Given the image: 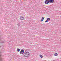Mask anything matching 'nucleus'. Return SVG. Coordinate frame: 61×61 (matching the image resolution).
<instances>
[{"mask_svg": "<svg viewBox=\"0 0 61 61\" xmlns=\"http://www.w3.org/2000/svg\"><path fill=\"white\" fill-rule=\"evenodd\" d=\"M25 51L24 53V56L25 57H28L30 56L29 52L27 51V49H24Z\"/></svg>", "mask_w": 61, "mask_h": 61, "instance_id": "f257e3e1", "label": "nucleus"}, {"mask_svg": "<svg viewBox=\"0 0 61 61\" xmlns=\"http://www.w3.org/2000/svg\"><path fill=\"white\" fill-rule=\"evenodd\" d=\"M44 3L45 4H48L49 3V0H46L45 1Z\"/></svg>", "mask_w": 61, "mask_h": 61, "instance_id": "f03ea898", "label": "nucleus"}, {"mask_svg": "<svg viewBox=\"0 0 61 61\" xmlns=\"http://www.w3.org/2000/svg\"><path fill=\"white\" fill-rule=\"evenodd\" d=\"M24 50L23 49H22L20 51V54H23V56H24Z\"/></svg>", "mask_w": 61, "mask_h": 61, "instance_id": "7ed1b4c3", "label": "nucleus"}, {"mask_svg": "<svg viewBox=\"0 0 61 61\" xmlns=\"http://www.w3.org/2000/svg\"><path fill=\"white\" fill-rule=\"evenodd\" d=\"M49 2L50 3H53L54 2V0H49Z\"/></svg>", "mask_w": 61, "mask_h": 61, "instance_id": "20e7f679", "label": "nucleus"}, {"mask_svg": "<svg viewBox=\"0 0 61 61\" xmlns=\"http://www.w3.org/2000/svg\"><path fill=\"white\" fill-rule=\"evenodd\" d=\"M20 19L21 20H23L24 19V18L23 17H21L20 18Z\"/></svg>", "mask_w": 61, "mask_h": 61, "instance_id": "39448f33", "label": "nucleus"}, {"mask_svg": "<svg viewBox=\"0 0 61 61\" xmlns=\"http://www.w3.org/2000/svg\"><path fill=\"white\" fill-rule=\"evenodd\" d=\"M54 56H58V54L56 53H55L54 54Z\"/></svg>", "mask_w": 61, "mask_h": 61, "instance_id": "423d86ee", "label": "nucleus"}, {"mask_svg": "<svg viewBox=\"0 0 61 61\" xmlns=\"http://www.w3.org/2000/svg\"><path fill=\"white\" fill-rule=\"evenodd\" d=\"M44 17H42V18H41V22H42V21L44 20Z\"/></svg>", "mask_w": 61, "mask_h": 61, "instance_id": "0eeeda50", "label": "nucleus"}, {"mask_svg": "<svg viewBox=\"0 0 61 61\" xmlns=\"http://www.w3.org/2000/svg\"><path fill=\"white\" fill-rule=\"evenodd\" d=\"M20 50V49H19L18 48H17V51L18 52H19V51Z\"/></svg>", "mask_w": 61, "mask_h": 61, "instance_id": "6e6552de", "label": "nucleus"}, {"mask_svg": "<svg viewBox=\"0 0 61 61\" xmlns=\"http://www.w3.org/2000/svg\"><path fill=\"white\" fill-rule=\"evenodd\" d=\"M2 58L1 57V55H0V61H2Z\"/></svg>", "mask_w": 61, "mask_h": 61, "instance_id": "1a4fd4ad", "label": "nucleus"}, {"mask_svg": "<svg viewBox=\"0 0 61 61\" xmlns=\"http://www.w3.org/2000/svg\"><path fill=\"white\" fill-rule=\"evenodd\" d=\"M47 20L48 21H49L50 20V18H47Z\"/></svg>", "mask_w": 61, "mask_h": 61, "instance_id": "9d476101", "label": "nucleus"}, {"mask_svg": "<svg viewBox=\"0 0 61 61\" xmlns=\"http://www.w3.org/2000/svg\"><path fill=\"white\" fill-rule=\"evenodd\" d=\"M40 56L41 58H43V56L41 55H40Z\"/></svg>", "mask_w": 61, "mask_h": 61, "instance_id": "9b49d317", "label": "nucleus"}, {"mask_svg": "<svg viewBox=\"0 0 61 61\" xmlns=\"http://www.w3.org/2000/svg\"><path fill=\"white\" fill-rule=\"evenodd\" d=\"M48 21L47 20H46L45 21V22L46 23H47V22H48Z\"/></svg>", "mask_w": 61, "mask_h": 61, "instance_id": "f8f14e48", "label": "nucleus"}, {"mask_svg": "<svg viewBox=\"0 0 61 61\" xmlns=\"http://www.w3.org/2000/svg\"><path fill=\"white\" fill-rule=\"evenodd\" d=\"M2 43H5V42L4 41H3L2 42Z\"/></svg>", "mask_w": 61, "mask_h": 61, "instance_id": "ddd939ff", "label": "nucleus"}, {"mask_svg": "<svg viewBox=\"0 0 61 61\" xmlns=\"http://www.w3.org/2000/svg\"><path fill=\"white\" fill-rule=\"evenodd\" d=\"M1 47V46H0V47Z\"/></svg>", "mask_w": 61, "mask_h": 61, "instance_id": "4468645a", "label": "nucleus"}]
</instances>
